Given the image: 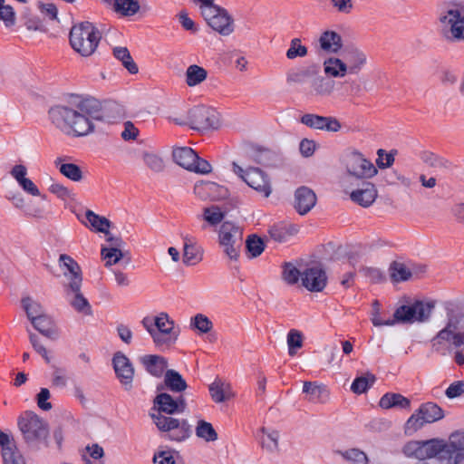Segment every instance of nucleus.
<instances>
[{
    "mask_svg": "<svg viewBox=\"0 0 464 464\" xmlns=\"http://www.w3.org/2000/svg\"><path fill=\"white\" fill-rule=\"evenodd\" d=\"M440 337L451 339L455 344L464 347V304L449 313Z\"/></svg>",
    "mask_w": 464,
    "mask_h": 464,
    "instance_id": "19",
    "label": "nucleus"
},
{
    "mask_svg": "<svg viewBox=\"0 0 464 464\" xmlns=\"http://www.w3.org/2000/svg\"><path fill=\"white\" fill-rule=\"evenodd\" d=\"M307 54V48L302 44L300 39H293L290 47L286 52L288 59H295L296 57H304Z\"/></svg>",
    "mask_w": 464,
    "mask_h": 464,
    "instance_id": "64",
    "label": "nucleus"
},
{
    "mask_svg": "<svg viewBox=\"0 0 464 464\" xmlns=\"http://www.w3.org/2000/svg\"><path fill=\"white\" fill-rule=\"evenodd\" d=\"M375 382V375L367 372L355 377L351 383L350 390L355 395L365 394L373 386Z\"/></svg>",
    "mask_w": 464,
    "mask_h": 464,
    "instance_id": "42",
    "label": "nucleus"
},
{
    "mask_svg": "<svg viewBox=\"0 0 464 464\" xmlns=\"http://www.w3.org/2000/svg\"><path fill=\"white\" fill-rule=\"evenodd\" d=\"M382 410L409 409L411 401L408 398L400 393L388 392L382 395L378 402Z\"/></svg>",
    "mask_w": 464,
    "mask_h": 464,
    "instance_id": "37",
    "label": "nucleus"
},
{
    "mask_svg": "<svg viewBox=\"0 0 464 464\" xmlns=\"http://www.w3.org/2000/svg\"><path fill=\"white\" fill-rule=\"evenodd\" d=\"M300 122L315 130L336 133L343 130L342 122L334 117L306 113L300 118Z\"/></svg>",
    "mask_w": 464,
    "mask_h": 464,
    "instance_id": "22",
    "label": "nucleus"
},
{
    "mask_svg": "<svg viewBox=\"0 0 464 464\" xmlns=\"http://www.w3.org/2000/svg\"><path fill=\"white\" fill-rule=\"evenodd\" d=\"M366 63V55L353 47L344 48L340 53L332 54L323 63L324 73L330 78H344L356 73Z\"/></svg>",
    "mask_w": 464,
    "mask_h": 464,
    "instance_id": "3",
    "label": "nucleus"
},
{
    "mask_svg": "<svg viewBox=\"0 0 464 464\" xmlns=\"http://www.w3.org/2000/svg\"><path fill=\"white\" fill-rule=\"evenodd\" d=\"M440 447L441 444L439 441V438L409 440L401 446V453L407 459H419L418 462H427V459L438 458ZM430 464L431 463L430 462Z\"/></svg>",
    "mask_w": 464,
    "mask_h": 464,
    "instance_id": "14",
    "label": "nucleus"
},
{
    "mask_svg": "<svg viewBox=\"0 0 464 464\" xmlns=\"http://www.w3.org/2000/svg\"><path fill=\"white\" fill-rule=\"evenodd\" d=\"M191 436V429L188 421L182 419L174 430L168 437L173 442H183L188 440Z\"/></svg>",
    "mask_w": 464,
    "mask_h": 464,
    "instance_id": "50",
    "label": "nucleus"
},
{
    "mask_svg": "<svg viewBox=\"0 0 464 464\" xmlns=\"http://www.w3.org/2000/svg\"><path fill=\"white\" fill-rule=\"evenodd\" d=\"M390 278L394 283H401L411 278L412 271L404 263L392 262L389 268Z\"/></svg>",
    "mask_w": 464,
    "mask_h": 464,
    "instance_id": "44",
    "label": "nucleus"
},
{
    "mask_svg": "<svg viewBox=\"0 0 464 464\" xmlns=\"http://www.w3.org/2000/svg\"><path fill=\"white\" fill-rule=\"evenodd\" d=\"M165 385L172 392H181L187 389V383L181 375L173 371L169 370L164 376Z\"/></svg>",
    "mask_w": 464,
    "mask_h": 464,
    "instance_id": "45",
    "label": "nucleus"
},
{
    "mask_svg": "<svg viewBox=\"0 0 464 464\" xmlns=\"http://www.w3.org/2000/svg\"><path fill=\"white\" fill-rule=\"evenodd\" d=\"M347 175L343 179H352L353 181L371 179L378 174L375 165L361 153H353L346 164Z\"/></svg>",
    "mask_w": 464,
    "mask_h": 464,
    "instance_id": "17",
    "label": "nucleus"
},
{
    "mask_svg": "<svg viewBox=\"0 0 464 464\" xmlns=\"http://www.w3.org/2000/svg\"><path fill=\"white\" fill-rule=\"evenodd\" d=\"M257 441L260 449L266 454L274 455L280 451V431L270 426H262L257 430Z\"/></svg>",
    "mask_w": 464,
    "mask_h": 464,
    "instance_id": "23",
    "label": "nucleus"
},
{
    "mask_svg": "<svg viewBox=\"0 0 464 464\" xmlns=\"http://www.w3.org/2000/svg\"><path fill=\"white\" fill-rule=\"evenodd\" d=\"M112 363L121 383L127 389H130L134 376V367L129 357L122 352H117L112 358Z\"/></svg>",
    "mask_w": 464,
    "mask_h": 464,
    "instance_id": "26",
    "label": "nucleus"
},
{
    "mask_svg": "<svg viewBox=\"0 0 464 464\" xmlns=\"http://www.w3.org/2000/svg\"><path fill=\"white\" fill-rule=\"evenodd\" d=\"M203 259V249L193 240L185 238L182 247V262L185 266H196Z\"/></svg>",
    "mask_w": 464,
    "mask_h": 464,
    "instance_id": "35",
    "label": "nucleus"
},
{
    "mask_svg": "<svg viewBox=\"0 0 464 464\" xmlns=\"http://www.w3.org/2000/svg\"><path fill=\"white\" fill-rule=\"evenodd\" d=\"M102 40L100 29L89 21L74 24L69 32V43L74 52L82 57L92 55Z\"/></svg>",
    "mask_w": 464,
    "mask_h": 464,
    "instance_id": "4",
    "label": "nucleus"
},
{
    "mask_svg": "<svg viewBox=\"0 0 464 464\" xmlns=\"http://www.w3.org/2000/svg\"><path fill=\"white\" fill-rule=\"evenodd\" d=\"M102 103L95 97L65 92L60 100V129L73 137L87 136L101 119Z\"/></svg>",
    "mask_w": 464,
    "mask_h": 464,
    "instance_id": "1",
    "label": "nucleus"
},
{
    "mask_svg": "<svg viewBox=\"0 0 464 464\" xmlns=\"http://www.w3.org/2000/svg\"><path fill=\"white\" fill-rule=\"evenodd\" d=\"M395 151H386L383 149H379L376 152V168L377 169H386L391 168L395 161Z\"/></svg>",
    "mask_w": 464,
    "mask_h": 464,
    "instance_id": "60",
    "label": "nucleus"
},
{
    "mask_svg": "<svg viewBox=\"0 0 464 464\" xmlns=\"http://www.w3.org/2000/svg\"><path fill=\"white\" fill-rule=\"evenodd\" d=\"M189 328L198 335H206L212 332L213 322L208 315L198 313L190 318Z\"/></svg>",
    "mask_w": 464,
    "mask_h": 464,
    "instance_id": "43",
    "label": "nucleus"
},
{
    "mask_svg": "<svg viewBox=\"0 0 464 464\" xmlns=\"http://www.w3.org/2000/svg\"><path fill=\"white\" fill-rule=\"evenodd\" d=\"M32 324L45 340L41 341L35 334L29 332L30 343L34 351L39 353L47 363H50L52 358L49 356V353H53L51 343L55 340L57 334L56 324L44 314L35 319Z\"/></svg>",
    "mask_w": 464,
    "mask_h": 464,
    "instance_id": "7",
    "label": "nucleus"
},
{
    "mask_svg": "<svg viewBox=\"0 0 464 464\" xmlns=\"http://www.w3.org/2000/svg\"><path fill=\"white\" fill-rule=\"evenodd\" d=\"M208 71L198 63L189 64L184 72V82L188 88H197L206 82Z\"/></svg>",
    "mask_w": 464,
    "mask_h": 464,
    "instance_id": "32",
    "label": "nucleus"
},
{
    "mask_svg": "<svg viewBox=\"0 0 464 464\" xmlns=\"http://www.w3.org/2000/svg\"><path fill=\"white\" fill-rule=\"evenodd\" d=\"M340 184L343 192L349 195L350 199L362 208L372 206L378 197L376 186L370 181L342 179Z\"/></svg>",
    "mask_w": 464,
    "mask_h": 464,
    "instance_id": "12",
    "label": "nucleus"
},
{
    "mask_svg": "<svg viewBox=\"0 0 464 464\" xmlns=\"http://www.w3.org/2000/svg\"><path fill=\"white\" fill-rule=\"evenodd\" d=\"M144 164L153 171H161L165 168V161L162 155L156 151H145L142 154Z\"/></svg>",
    "mask_w": 464,
    "mask_h": 464,
    "instance_id": "54",
    "label": "nucleus"
},
{
    "mask_svg": "<svg viewBox=\"0 0 464 464\" xmlns=\"http://www.w3.org/2000/svg\"><path fill=\"white\" fill-rule=\"evenodd\" d=\"M441 444L437 464H464V430H456L446 440L439 439Z\"/></svg>",
    "mask_w": 464,
    "mask_h": 464,
    "instance_id": "11",
    "label": "nucleus"
},
{
    "mask_svg": "<svg viewBox=\"0 0 464 464\" xmlns=\"http://www.w3.org/2000/svg\"><path fill=\"white\" fill-rule=\"evenodd\" d=\"M425 423L418 414L416 411L407 419L402 426V431L404 436L411 437L416 434L419 430L423 429Z\"/></svg>",
    "mask_w": 464,
    "mask_h": 464,
    "instance_id": "48",
    "label": "nucleus"
},
{
    "mask_svg": "<svg viewBox=\"0 0 464 464\" xmlns=\"http://www.w3.org/2000/svg\"><path fill=\"white\" fill-rule=\"evenodd\" d=\"M139 362L154 376H160L167 367L166 360L158 354H143L139 357Z\"/></svg>",
    "mask_w": 464,
    "mask_h": 464,
    "instance_id": "36",
    "label": "nucleus"
},
{
    "mask_svg": "<svg viewBox=\"0 0 464 464\" xmlns=\"http://www.w3.org/2000/svg\"><path fill=\"white\" fill-rule=\"evenodd\" d=\"M318 147L319 145L314 140L304 138L299 142L298 150L302 157L311 158L314 156Z\"/></svg>",
    "mask_w": 464,
    "mask_h": 464,
    "instance_id": "62",
    "label": "nucleus"
},
{
    "mask_svg": "<svg viewBox=\"0 0 464 464\" xmlns=\"http://www.w3.org/2000/svg\"><path fill=\"white\" fill-rule=\"evenodd\" d=\"M62 286L64 301L78 314L92 317L94 308L83 292V272L81 266L71 256L60 255Z\"/></svg>",
    "mask_w": 464,
    "mask_h": 464,
    "instance_id": "2",
    "label": "nucleus"
},
{
    "mask_svg": "<svg viewBox=\"0 0 464 464\" xmlns=\"http://www.w3.org/2000/svg\"><path fill=\"white\" fill-rule=\"evenodd\" d=\"M196 117L201 118L200 124L206 130H217L223 125L221 114L210 107H195V118Z\"/></svg>",
    "mask_w": 464,
    "mask_h": 464,
    "instance_id": "30",
    "label": "nucleus"
},
{
    "mask_svg": "<svg viewBox=\"0 0 464 464\" xmlns=\"http://www.w3.org/2000/svg\"><path fill=\"white\" fill-rule=\"evenodd\" d=\"M225 218L224 210L218 206H209L202 210V219L209 226H217Z\"/></svg>",
    "mask_w": 464,
    "mask_h": 464,
    "instance_id": "51",
    "label": "nucleus"
},
{
    "mask_svg": "<svg viewBox=\"0 0 464 464\" xmlns=\"http://www.w3.org/2000/svg\"><path fill=\"white\" fill-rule=\"evenodd\" d=\"M315 192L306 186L297 188L294 192L293 207L299 215H306L316 205Z\"/></svg>",
    "mask_w": 464,
    "mask_h": 464,
    "instance_id": "25",
    "label": "nucleus"
},
{
    "mask_svg": "<svg viewBox=\"0 0 464 464\" xmlns=\"http://www.w3.org/2000/svg\"><path fill=\"white\" fill-rule=\"evenodd\" d=\"M436 302L430 299L413 300L401 304L394 312L397 323L414 324L426 322L431 315Z\"/></svg>",
    "mask_w": 464,
    "mask_h": 464,
    "instance_id": "10",
    "label": "nucleus"
},
{
    "mask_svg": "<svg viewBox=\"0 0 464 464\" xmlns=\"http://www.w3.org/2000/svg\"><path fill=\"white\" fill-rule=\"evenodd\" d=\"M167 120L169 123L179 127L195 128L198 123L195 121V108L172 110L169 112Z\"/></svg>",
    "mask_w": 464,
    "mask_h": 464,
    "instance_id": "33",
    "label": "nucleus"
},
{
    "mask_svg": "<svg viewBox=\"0 0 464 464\" xmlns=\"http://www.w3.org/2000/svg\"><path fill=\"white\" fill-rule=\"evenodd\" d=\"M302 285L310 292H321L327 284V276L322 264L312 263L302 267Z\"/></svg>",
    "mask_w": 464,
    "mask_h": 464,
    "instance_id": "20",
    "label": "nucleus"
},
{
    "mask_svg": "<svg viewBox=\"0 0 464 464\" xmlns=\"http://www.w3.org/2000/svg\"><path fill=\"white\" fill-rule=\"evenodd\" d=\"M194 193L201 199L223 200L229 197V190L222 185L199 181L194 186Z\"/></svg>",
    "mask_w": 464,
    "mask_h": 464,
    "instance_id": "27",
    "label": "nucleus"
},
{
    "mask_svg": "<svg viewBox=\"0 0 464 464\" xmlns=\"http://www.w3.org/2000/svg\"><path fill=\"white\" fill-rule=\"evenodd\" d=\"M318 44L320 50L327 53L336 54L343 50V37L334 30L324 31L319 35Z\"/></svg>",
    "mask_w": 464,
    "mask_h": 464,
    "instance_id": "28",
    "label": "nucleus"
},
{
    "mask_svg": "<svg viewBox=\"0 0 464 464\" xmlns=\"http://www.w3.org/2000/svg\"><path fill=\"white\" fill-rule=\"evenodd\" d=\"M194 431L196 438L205 444H216L220 439L215 425L205 419L196 421Z\"/></svg>",
    "mask_w": 464,
    "mask_h": 464,
    "instance_id": "29",
    "label": "nucleus"
},
{
    "mask_svg": "<svg viewBox=\"0 0 464 464\" xmlns=\"http://www.w3.org/2000/svg\"><path fill=\"white\" fill-rule=\"evenodd\" d=\"M191 436V429L188 421L182 419L174 430L168 437L173 442H183L188 440Z\"/></svg>",
    "mask_w": 464,
    "mask_h": 464,
    "instance_id": "49",
    "label": "nucleus"
},
{
    "mask_svg": "<svg viewBox=\"0 0 464 464\" xmlns=\"http://www.w3.org/2000/svg\"><path fill=\"white\" fill-rule=\"evenodd\" d=\"M156 331L147 324V320H142V325L150 334L153 343L157 346L170 345L175 343L179 335V331L175 321L166 312L159 313L153 318Z\"/></svg>",
    "mask_w": 464,
    "mask_h": 464,
    "instance_id": "9",
    "label": "nucleus"
},
{
    "mask_svg": "<svg viewBox=\"0 0 464 464\" xmlns=\"http://www.w3.org/2000/svg\"><path fill=\"white\" fill-rule=\"evenodd\" d=\"M85 225L92 231L104 235L105 238H108L110 237V236L114 235L111 232L113 225L107 218L100 216L89 210L85 214Z\"/></svg>",
    "mask_w": 464,
    "mask_h": 464,
    "instance_id": "31",
    "label": "nucleus"
},
{
    "mask_svg": "<svg viewBox=\"0 0 464 464\" xmlns=\"http://www.w3.org/2000/svg\"><path fill=\"white\" fill-rule=\"evenodd\" d=\"M342 458L350 464H369L368 454L359 448H349L341 452Z\"/></svg>",
    "mask_w": 464,
    "mask_h": 464,
    "instance_id": "46",
    "label": "nucleus"
},
{
    "mask_svg": "<svg viewBox=\"0 0 464 464\" xmlns=\"http://www.w3.org/2000/svg\"><path fill=\"white\" fill-rule=\"evenodd\" d=\"M186 409L187 401L183 397L173 398L164 391L159 392L153 400V413L169 416L175 413H182Z\"/></svg>",
    "mask_w": 464,
    "mask_h": 464,
    "instance_id": "21",
    "label": "nucleus"
},
{
    "mask_svg": "<svg viewBox=\"0 0 464 464\" xmlns=\"http://www.w3.org/2000/svg\"><path fill=\"white\" fill-rule=\"evenodd\" d=\"M202 17L209 27L215 32L228 35L233 32V21L227 12L218 6L206 7L201 13Z\"/></svg>",
    "mask_w": 464,
    "mask_h": 464,
    "instance_id": "18",
    "label": "nucleus"
},
{
    "mask_svg": "<svg viewBox=\"0 0 464 464\" xmlns=\"http://www.w3.org/2000/svg\"><path fill=\"white\" fill-rule=\"evenodd\" d=\"M304 334L295 329L289 331L286 336V343L288 347V354L294 357L297 354L298 351L303 347Z\"/></svg>",
    "mask_w": 464,
    "mask_h": 464,
    "instance_id": "52",
    "label": "nucleus"
},
{
    "mask_svg": "<svg viewBox=\"0 0 464 464\" xmlns=\"http://www.w3.org/2000/svg\"><path fill=\"white\" fill-rule=\"evenodd\" d=\"M242 231L231 221L223 222L218 231V243L224 255L231 261H237L240 255Z\"/></svg>",
    "mask_w": 464,
    "mask_h": 464,
    "instance_id": "13",
    "label": "nucleus"
},
{
    "mask_svg": "<svg viewBox=\"0 0 464 464\" xmlns=\"http://www.w3.org/2000/svg\"><path fill=\"white\" fill-rule=\"evenodd\" d=\"M246 255L249 259L259 257L266 247V240L256 234L249 235L245 241Z\"/></svg>",
    "mask_w": 464,
    "mask_h": 464,
    "instance_id": "41",
    "label": "nucleus"
},
{
    "mask_svg": "<svg viewBox=\"0 0 464 464\" xmlns=\"http://www.w3.org/2000/svg\"><path fill=\"white\" fill-rule=\"evenodd\" d=\"M232 171L248 188L264 198H268L274 192L273 181L269 174L256 167L243 168L233 162Z\"/></svg>",
    "mask_w": 464,
    "mask_h": 464,
    "instance_id": "6",
    "label": "nucleus"
},
{
    "mask_svg": "<svg viewBox=\"0 0 464 464\" xmlns=\"http://www.w3.org/2000/svg\"><path fill=\"white\" fill-rule=\"evenodd\" d=\"M177 452L167 447L159 448L153 455V464H177Z\"/></svg>",
    "mask_w": 464,
    "mask_h": 464,
    "instance_id": "53",
    "label": "nucleus"
},
{
    "mask_svg": "<svg viewBox=\"0 0 464 464\" xmlns=\"http://www.w3.org/2000/svg\"><path fill=\"white\" fill-rule=\"evenodd\" d=\"M415 411L418 412L425 425L438 421L444 417L442 409L432 402L424 403Z\"/></svg>",
    "mask_w": 464,
    "mask_h": 464,
    "instance_id": "40",
    "label": "nucleus"
},
{
    "mask_svg": "<svg viewBox=\"0 0 464 464\" xmlns=\"http://www.w3.org/2000/svg\"><path fill=\"white\" fill-rule=\"evenodd\" d=\"M80 455L83 464H102L105 451L98 443H89L81 450Z\"/></svg>",
    "mask_w": 464,
    "mask_h": 464,
    "instance_id": "38",
    "label": "nucleus"
},
{
    "mask_svg": "<svg viewBox=\"0 0 464 464\" xmlns=\"http://www.w3.org/2000/svg\"><path fill=\"white\" fill-rule=\"evenodd\" d=\"M127 255L125 244L120 236H110L101 246L100 256L105 267L119 265Z\"/></svg>",
    "mask_w": 464,
    "mask_h": 464,
    "instance_id": "16",
    "label": "nucleus"
},
{
    "mask_svg": "<svg viewBox=\"0 0 464 464\" xmlns=\"http://www.w3.org/2000/svg\"><path fill=\"white\" fill-rule=\"evenodd\" d=\"M22 306L31 323L44 314L42 305L30 297L22 299Z\"/></svg>",
    "mask_w": 464,
    "mask_h": 464,
    "instance_id": "55",
    "label": "nucleus"
},
{
    "mask_svg": "<svg viewBox=\"0 0 464 464\" xmlns=\"http://www.w3.org/2000/svg\"><path fill=\"white\" fill-rule=\"evenodd\" d=\"M2 459L4 464H25L24 457L17 450L11 438L9 445H6L2 451Z\"/></svg>",
    "mask_w": 464,
    "mask_h": 464,
    "instance_id": "47",
    "label": "nucleus"
},
{
    "mask_svg": "<svg viewBox=\"0 0 464 464\" xmlns=\"http://www.w3.org/2000/svg\"><path fill=\"white\" fill-rule=\"evenodd\" d=\"M17 426L28 446L48 445L49 424L34 411H23L17 418Z\"/></svg>",
    "mask_w": 464,
    "mask_h": 464,
    "instance_id": "5",
    "label": "nucleus"
},
{
    "mask_svg": "<svg viewBox=\"0 0 464 464\" xmlns=\"http://www.w3.org/2000/svg\"><path fill=\"white\" fill-rule=\"evenodd\" d=\"M299 233V227L291 223H279L271 226L268 235L276 242L283 243Z\"/></svg>",
    "mask_w": 464,
    "mask_h": 464,
    "instance_id": "34",
    "label": "nucleus"
},
{
    "mask_svg": "<svg viewBox=\"0 0 464 464\" xmlns=\"http://www.w3.org/2000/svg\"><path fill=\"white\" fill-rule=\"evenodd\" d=\"M51 392L47 388H41L39 392L35 395V401L37 407L43 411H49L53 409V404L50 401Z\"/></svg>",
    "mask_w": 464,
    "mask_h": 464,
    "instance_id": "63",
    "label": "nucleus"
},
{
    "mask_svg": "<svg viewBox=\"0 0 464 464\" xmlns=\"http://www.w3.org/2000/svg\"><path fill=\"white\" fill-rule=\"evenodd\" d=\"M150 418L158 430L166 434L168 437L182 420V418H175L171 415L167 416L160 413H150Z\"/></svg>",
    "mask_w": 464,
    "mask_h": 464,
    "instance_id": "39",
    "label": "nucleus"
},
{
    "mask_svg": "<svg viewBox=\"0 0 464 464\" xmlns=\"http://www.w3.org/2000/svg\"><path fill=\"white\" fill-rule=\"evenodd\" d=\"M180 259H182V255H180L179 247L175 246H169L166 253L160 256V263L164 267H173Z\"/></svg>",
    "mask_w": 464,
    "mask_h": 464,
    "instance_id": "58",
    "label": "nucleus"
},
{
    "mask_svg": "<svg viewBox=\"0 0 464 464\" xmlns=\"http://www.w3.org/2000/svg\"><path fill=\"white\" fill-rule=\"evenodd\" d=\"M302 392L308 395L310 400L317 401H321L328 393L324 385L314 382H304Z\"/></svg>",
    "mask_w": 464,
    "mask_h": 464,
    "instance_id": "56",
    "label": "nucleus"
},
{
    "mask_svg": "<svg viewBox=\"0 0 464 464\" xmlns=\"http://www.w3.org/2000/svg\"><path fill=\"white\" fill-rule=\"evenodd\" d=\"M60 173L73 182H80L83 179L81 168L74 163H60Z\"/></svg>",
    "mask_w": 464,
    "mask_h": 464,
    "instance_id": "59",
    "label": "nucleus"
},
{
    "mask_svg": "<svg viewBox=\"0 0 464 464\" xmlns=\"http://www.w3.org/2000/svg\"><path fill=\"white\" fill-rule=\"evenodd\" d=\"M173 161L180 168L200 175H208L213 171L212 165L200 158L195 150L188 147H174L171 151Z\"/></svg>",
    "mask_w": 464,
    "mask_h": 464,
    "instance_id": "15",
    "label": "nucleus"
},
{
    "mask_svg": "<svg viewBox=\"0 0 464 464\" xmlns=\"http://www.w3.org/2000/svg\"><path fill=\"white\" fill-rule=\"evenodd\" d=\"M441 31L454 42L464 41V5L458 3L448 5L439 17Z\"/></svg>",
    "mask_w": 464,
    "mask_h": 464,
    "instance_id": "8",
    "label": "nucleus"
},
{
    "mask_svg": "<svg viewBox=\"0 0 464 464\" xmlns=\"http://www.w3.org/2000/svg\"><path fill=\"white\" fill-rule=\"evenodd\" d=\"M114 54L118 60H120L123 66L130 72L137 73L138 66L133 62L127 49L119 47L114 50Z\"/></svg>",
    "mask_w": 464,
    "mask_h": 464,
    "instance_id": "61",
    "label": "nucleus"
},
{
    "mask_svg": "<svg viewBox=\"0 0 464 464\" xmlns=\"http://www.w3.org/2000/svg\"><path fill=\"white\" fill-rule=\"evenodd\" d=\"M302 268L293 263H285L282 267V279L288 285H295L301 280Z\"/></svg>",
    "mask_w": 464,
    "mask_h": 464,
    "instance_id": "57",
    "label": "nucleus"
},
{
    "mask_svg": "<svg viewBox=\"0 0 464 464\" xmlns=\"http://www.w3.org/2000/svg\"><path fill=\"white\" fill-rule=\"evenodd\" d=\"M208 395L216 404H227L236 397L232 385L226 380L216 378L208 385Z\"/></svg>",
    "mask_w": 464,
    "mask_h": 464,
    "instance_id": "24",
    "label": "nucleus"
}]
</instances>
